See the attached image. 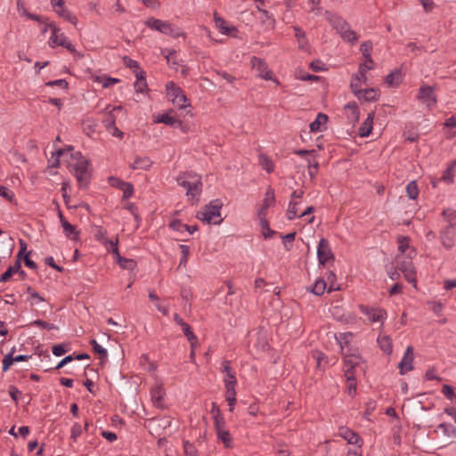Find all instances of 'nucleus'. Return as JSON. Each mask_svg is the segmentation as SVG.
<instances>
[{
	"label": "nucleus",
	"mask_w": 456,
	"mask_h": 456,
	"mask_svg": "<svg viewBox=\"0 0 456 456\" xmlns=\"http://www.w3.org/2000/svg\"><path fill=\"white\" fill-rule=\"evenodd\" d=\"M259 224L262 229L263 235L265 239L270 238L273 232L270 229L266 218L259 219Z\"/></svg>",
	"instance_id": "50"
},
{
	"label": "nucleus",
	"mask_w": 456,
	"mask_h": 456,
	"mask_svg": "<svg viewBox=\"0 0 456 456\" xmlns=\"http://www.w3.org/2000/svg\"><path fill=\"white\" fill-rule=\"evenodd\" d=\"M346 115L350 123H356L359 119V109L355 102H348L345 106Z\"/></svg>",
	"instance_id": "18"
},
{
	"label": "nucleus",
	"mask_w": 456,
	"mask_h": 456,
	"mask_svg": "<svg viewBox=\"0 0 456 456\" xmlns=\"http://www.w3.org/2000/svg\"><path fill=\"white\" fill-rule=\"evenodd\" d=\"M165 395V391L161 386L154 387L151 391V399L155 403H159Z\"/></svg>",
	"instance_id": "40"
},
{
	"label": "nucleus",
	"mask_w": 456,
	"mask_h": 456,
	"mask_svg": "<svg viewBox=\"0 0 456 456\" xmlns=\"http://www.w3.org/2000/svg\"><path fill=\"white\" fill-rule=\"evenodd\" d=\"M31 325H36V326H38V327H41V328H44V329H46L49 330H58V327L55 326L54 324L49 323V322L42 321V320H36L31 322Z\"/></svg>",
	"instance_id": "56"
},
{
	"label": "nucleus",
	"mask_w": 456,
	"mask_h": 456,
	"mask_svg": "<svg viewBox=\"0 0 456 456\" xmlns=\"http://www.w3.org/2000/svg\"><path fill=\"white\" fill-rule=\"evenodd\" d=\"M224 386H230V385L236 386L237 379H236L235 372L227 374L226 377L224 378Z\"/></svg>",
	"instance_id": "62"
},
{
	"label": "nucleus",
	"mask_w": 456,
	"mask_h": 456,
	"mask_svg": "<svg viewBox=\"0 0 456 456\" xmlns=\"http://www.w3.org/2000/svg\"><path fill=\"white\" fill-rule=\"evenodd\" d=\"M182 328V330L184 334V336L187 338L191 344V347L197 346L198 339L197 337L194 335V333L191 330V328L188 323H183L180 326Z\"/></svg>",
	"instance_id": "27"
},
{
	"label": "nucleus",
	"mask_w": 456,
	"mask_h": 456,
	"mask_svg": "<svg viewBox=\"0 0 456 456\" xmlns=\"http://www.w3.org/2000/svg\"><path fill=\"white\" fill-rule=\"evenodd\" d=\"M118 183V188L123 191V198L128 199L134 193V186L130 183L124 182L120 179H115Z\"/></svg>",
	"instance_id": "28"
},
{
	"label": "nucleus",
	"mask_w": 456,
	"mask_h": 456,
	"mask_svg": "<svg viewBox=\"0 0 456 456\" xmlns=\"http://www.w3.org/2000/svg\"><path fill=\"white\" fill-rule=\"evenodd\" d=\"M308 3L312 5L309 12H314V14H319L321 11V0H308Z\"/></svg>",
	"instance_id": "63"
},
{
	"label": "nucleus",
	"mask_w": 456,
	"mask_h": 456,
	"mask_svg": "<svg viewBox=\"0 0 456 456\" xmlns=\"http://www.w3.org/2000/svg\"><path fill=\"white\" fill-rule=\"evenodd\" d=\"M317 256L321 265H325L330 259H333L329 241L322 238L320 240L317 248Z\"/></svg>",
	"instance_id": "14"
},
{
	"label": "nucleus",
	"mask_w": 456,
	"mask_h": 456,
	"mask_svg": "<svg viewBox=\"0 0 456 456\" xmlns=\"http://www.w3.org/2000/svg\"><path fill=\"white\" fill-rule=\"evenodd\" d=\"M366 84H367V82L363 83L362 75H360V73L358 72L357 74H354L352 77L350 87H351L353 93L354 94L355 92H357L358 90L361 89L362 85H366Z\"/></svg>",
	"instance_id": "39"
},
{
	"label": "nucleus",
	"mask_w": 456,
	"mask_h": 456,
	"mask_svg": "<svg viewBox=\"0 0 456 456\" xmlns=\"http://www.w3.org/2000/svg\"><path fill=\"white\" fill-rule=\"evenodd\" d=\"M166 90L167 97L172 101L174 105L181 110L189 106L185 94L181 87L176 86L174 82H168L166 85Z\"/></svg>",
	"instance_id": "6"
},
{
	"label": "nucleus",
	"mask_w": 456,
	"mask_h": 456,
	"mask_svg": "<svg viewBox=\"0 0 456 456\" xmlns=\"http://www.w3.org/2000/svg\"><path fill=\"white\" fill-rule=\"evenodd\" d=\"M82 428L79 424L76 423L71 428V438L75 441L81 435Z\"/></svg>",
	"instance_id": "64"
},
{
	"label": "nucleus",
	"mask_w": 456,
	"mask_h": 456,
	"mask_svg": "<svg viewBox=\"0 0 456 456\" xmlns=\"http://www.w3.org/2000/svg\"><path fill=\"white\" fill-rule=\"evenodd\" d=\"M252 68L257 72V77L268 81L273 80L279 84V81L273 77V72L269 69L267 63L261 58H251Z\"/></svg>",
	"instance_id": "8"
},
{
	"label": "nucleus",
	"mask_w": 456,
	"mask_h": 456,
	"mask_svg": "<svg viewBox=\"0 0 456 456\" xmlns=\"http://www.w3.org/2000/svg\"><path fill=\"white\" fill-rule=\"evenodd\" d=\"M413 360H414L413 347L409 346H407V348L404 352L403 359L398 363V368L400 370L401 375H403L406 372L413 370Z\"/></svg>",
	"instance_id": "13"
},
{
	"label": "nucleus",
	"mask_w": 456,
	"mask_h": 456,
	"mask_svg": "<svg viewBox=\"0 0 456 456\" xmlns=\"http://www.w3.org/2000/svg\"><path fill=\"white\" fill-rule=\"evenodd\" d=\"M0 196L9 201H12L14 194L7 187L0 185Z\"/></svg>",
	"instance_id": "59"
},
{
	"label": "nucleus",
	"mask_w": 456,
	"mask_h": 456,
	"mask_svg": "<svg viewBox=\"0 0 456 456\" xmlns=\"http://www.w3.org/2000/svg\"><path fill=\"white\" fill-rule=\"evenodd\" d=\"M15 351V348H12L11 352L6 354L4 359H3V371H7L9 370V368L11 367V365L14 362V359H13V353Z\"/></svg>",
	"instance_id": "49"
},
{
	"label": "nucleus",
	"mask_w": 456,
	"mask_h": 456,
	"mask_svg": "<svg viewBox=\"0 0 456 456\" xmlns=\"http://www.w3.org/2000/svg\"><path fill=\"white\" fill-rule=\"evenodd\" d=\"M397 241H398V250L402 254L405 253V251L409 248V242H410L409 238L405 237V236H399L397 238Z\"/></svg>",
	"instance_id": "51"
},
{
	"label": "nucleus",
	"mask_w": 456,
	"mask_h": 456,
	"mask_svg": "<svg viewBox=\"0 0 456 456\" xmlns=\"http://www.w3.org/2000/svg\"><path fill=\"white\" fill-rule=\"evenodd\" d=\"M373 119L374 113L372 112L368 115L367 118L364 120L363 124L359 129V135L361 137H367L370 134L372 130Z\"/></svg>",
	"instance_id": "22"
},
{
	"label": "nucleus",
	"mask_w": 456,
	"mask_h": 456,
	"mask_svg": "<svg viewBox=\"0 0 456 456\" xmlns=\"http://www.w3.org/2000/svg\"><path fill=\"white\" fill-rule=\"evenodd\" d=\"M442 392L444 395V396L447 399L451 400L452 402L456 400V394H455L454 389H453V387L452 386H450V385H444Z\"/></svg>",
	"instance_id": "53"
},
{
	"label": "nucleus",
	"mask_w": 456,
	"mask_h": 456,
	"mask_svg": "<svg viewBox=\"0 0 456 456\" xmlns=\"http://www.w3.org/2000/svg\"><path fill=\"white\" fill-rule=\"evenodd\" d=\"M120 109H121V107L113 108L111 110H110L107 113L105 118L103 119L102 123L108 131H110V129L115 126V119L116 118H115L114 115L112 114V110H120Z\"/></svg>",
	"instance_id": "44"
},
{
	"label": "nucleus",
	"mask_w": 456,
	"mask_h": 456,
	"mask_svg": "<svg viewBox=\"0 0 456 456\" xmlns=\"http://www.w3.org/2000/svg\"><path fill=\"white\" fill-rule=\"evenodd\" d=\"M360 50L363 55V57L368 61L369 63L372 64L373 61L370 56V52L372 50V43L370 41H366L362 43L360 46Z\"/></svg>",
	"instance_id": "37"
},
{
	"label": "nucleus",
	"mask_w": 456,
	"mask_h": 456,
	"mask_svg": "<svg viewBox=\"0 0 456 456\" xmlns=\"http://www.w3.org/2000/svg\"><path fill=\"white\" fill-rule=\"evenodd\" d=\"M295 232L288 233L285 236H283L282 241L287 250L290 249V248L292 247V243L295 240Z\"/></svg>",
	"instance_id": "58"
},
{
	"label": "nucleus",
	"mask_w": 456,
	"mask_h": 456,
	"mask_svg": "<svg viewBox=\"0 0 456 456\" xmlns=\"http://www.w3.org/2000/svg\"><path fill=\"white\" fill-rule=\"evenodd\" d=\"M406 195L411 200H416L419 195V188L416 181L410 182L406 186Z\"/></svg>",
	"instance_id": "42"
},
{
	"label": "nucleus",
	"mask_w": 456,
	"mask_h": 456,
	"mask_svg": "<svg viewBox=\"0 0 456 456\" xmlns=\"http://www.w3.org/2000/svg\"><path fill=\"white\" fill-rule=\"evenodd\" d=\"M217 439L221 441L226 448L232 447V436L227 429L216 432Z\"/></svg>",
	"instance_id": "33"
},
{
	"label": "nucleus",
	"mask_w": 456,
	"mask_h": 456,
	"mask_svg": "<svg viewBox=\"0 0 456 456\" xmlns=\"http://www.w3.org/2000/svg\"><path fill=\"white\" fill-rule=\"evenodd\" d=\"M90 345L92 346L93 351L95 354H98L100 355L101 362H103L107 360L108 357V352L105 348H103L102 346L98 344V342L95 339L90 340Z\"/></svg>",
	"instance_id": "30"
},
{
	"label": "nucleus",
	"mask_w": 456,
	"mask_h": 456,
	"mask_svg": "<svg viewBox=\"0 0 456 456\" xmlns=\"http://www.w3.org/2000/svg\"><path fill=\"white\" fill-rule=\"evenodd\" d=\"M275 197H274V191L273 189H268L265 194V198L263 200V206L265 208H270L274 204Z\"/></svg>",
	"instance_id": "48"
},
{
	"label": "nucleus",
	"mask_w": 456,
	"mask_h": 456,
	"mask_svg": "<svg viewBox=\"0 0 456 456\" xmlns=\"http://www.w3.org/2000/svg\"><path fill=\"white\" fill-rule=\"evenodd\" d=\"M259 164L267 173L273 171V163L265 154L259 155Z\"/></svg>",
	"instance_id": "41"
},
{
	"label": "nucleus",
	"mask_w": 456,
	"mask_h": 456,
	"mask_svg": "<svg viewBox=\"0 0 456 456\" xmlns=\"http://www.w3.org/2000/svg\"><path fill=\"white\" fill-rule=\"evenodd\" d=\"M325 18L340 34L344 40L347 42H355L357 40L356 33L350 29L348 23L342 17L330 11H326Z\"/></svg>",
	"instance_id": "3"
},
{
	"label": "nucleus",
	"mask_w": 456,
	"mask_h": 456,
	"mask_svg": "<svg viewBox=\"0 0 456 456\" xmlns=\"http://www.w3.org/2000/svg\"><path fill=\"white\" fill-rule=\"evenodd\" d=\"M145 25L152 30L159 31L175 38L183 36V33L178 27L168 21L150 18L145 21Z\"/></svg>",
	"instance_id": "5"
},
{
	"label": "nucleus",
	"mask_w": 456,
	"mask_h": 456,
	"mask_svg": "<svg viewBox=\"0 0 456 456\" xmlns=\"http://www.w3.org/2000/svg\"><path fill=\"white\" fill-rule=\"evenodd\" d=\"M20 262L19 259H17L13 265L9 266L8 269L4 273H2L0 276V281L3 282L7 281L12 277V275L20 271Z\"/></svg>",
	"instance_id": "29"
},
{
	"label": "nucleus",
	"mask_w": 456,
	"mask_h": 456,
	"mask_svg": "<svg viewBox=\"0 0 456 456\" xmlns=\"http://www.w3.org/2000/svg\"><path fill=\"white\" fill-rule=\"evenodd\" d=\"M295 37H297L299 48L305 49L307 46L305 33L299 28L295 27Z\"/></svg>",
	"instance_id": "43"
},
{
	"label": "nucleus",
	"mask_w": 456,
	"mask_h": 456,
	"mask_svg": "<svg viewBox=\"0 0 456 456\" xmlns=\"http://www.w3.org/2000/svg\"><path fill=\"white\" fill-rule=\"evenodd\" d=\"M297 201H294L293 200H290L289 204V208L287 210V217L289 220H293L296 217H297Z\"/></svg>",
	"instance_id": "46"
},
{
	"label": "nucleus",
	"mask_w": 456,
	"mask_h": 456,
	"mask_svg": "<svg viewBox=\"0 0 456 456\" xmlns=\"http://www.w3.org/2000/svg\"><path fill=\"white\" fill-rule=\"evenodd\" d=\"M113 255L116 256V260L119 266L122 269L126 270H134L136 266V262L134 259L131 258H126L120 256L118 252V247H114L113 250L111 251Z\"/></svg>",
	"instance_id": "17"
},
{
	"label": "nucleus",
	"mask_w": 456,
	"mask_h": 456,
	"mask_svg": "<svg viewBox=\"0 0 456 456\" xmlns=\"http://www.w3.org/2000/svg\"><path fill=\"white\" fill-rule=\"evenodd\" d=\"M61 17H62L64 20L69 21L70 23H72L73 25H77V19L75 15H73L69 10H67L64 7L61 8V9H56L55 11Z\"/></svg>",
	"instance_id": "36"
},
{
	"label": "nucleus",
	"mask_w": 456,
	"mask_h": 456,
	"mask_svg": "<svg viewBox=\"0 0 456 456\" xmlns=\"http://www.w3.org/2000/svg\"><path fill=\"white\" fill-rule=\"evenodd\" d=\"M95 238L98 241H100L102 244H103L106 248V249L109 252H111L114 248V247H118V239L117 238L115 240H109L107 238V232L105 229H103L102 226L97 228V231L95 232Z\"/></svg>",
	"instance_id": "16"
},
{
	"label": "nucleus",
	"mask_w": 456,
	"mask_h": 456,
	"mask_svg": "<svg viewBox=\"0 0 456 456\" xmlns=\"http://www.w3.org/2000/svg\"><path fill=\"white\" fill-rule=\"evenodd\" d=\"M354 94L358 100L364 102L376 101L378 98V91L375 88L360 89Z\"/></svg>",
	"instance_id": "19"
},
{
	"label": "nucleus",
	"mask_w": 456,
	"mask_h": 456,
	"mask_svg": "<svg viewBox=\"0 0 456 456\" xmlns=\"http://www.w3.org/2000/svg\"><path fill=\"white\" fill-rule=\"evenodd\" d=\"M339 436L351 444H356L360 439L355 432L345 427L339 428Z\"/></svg>",
	"instance_id": "21"
},
{
	"label": "nucleus",
	"mask_w": 456,
	"mask_h": 456,
	"mask_svg": "<svg viewBox=\"0 0 456 456\" xmlns=\"http://www.w3.org/2000/svg\"><path fill=\"white\" fill-rule=\"evenodd\" d=\"M222 202L218 200L211 201L204 209L197 213V218L208 224H218L222 222L220 209Z\"/></svg>",
	"instance_id": "4"
},
{
	"label": "nucleus",
	"mask_w": 456,
	"mask_h": 456,
	"mask_svg": "<svg viewBox=\"0 0 456 456\" xmlns=\"http://www.w3.org/2000/svg\"><path fill=\"white\" fill-rule=\"evenodd\" d=\"M214 20H215L216 27L223 34L228 35V34L231 33V31L236 30L235 27H228V26H226V21L223 18L218 16L216 12H215V14H214Z\"/></svg>",
	"instance_id": "24"
},
{
	"label": "nucleus",
	"mask_w": 456,
	"mask_h": 456,
	"mask_svg": "<svg viewBox=\"0 0 456 456\" xmlns=\"http://www.w3.org/2000/svg\"><path fill=\"white\" fill-rule=\"evenodd\" d=\"M184 453L186 456H197V451L192 444L188 441L183 443Z\"/></svg>",
	"instance_id": "57"
},
{
	"label": "nucleus",
	"mask_w": 456,
	"mask_h": 456,
	"mask_svg": "<svg viewBox=\"0 0 456 456\" xmlns=\"http://www.w3.org/2000/svg\"><path fill=\"white\" fill-rule=\"evenodd\" d=\"M396 264L398 269L403 273L406 281L416 285V275L411 260L403 258L398 255L396 256Z\"/></svg>",
	"instance_id": "9"
},
{
	"label": "nucleus",
	"mask_w": 456,
	"mask_h": 456,
	"mask_svg": "<svg viewBox=\"0 0 456 456\" xmlns=\"http://www.w3.org/2000/svg\"><path fill=\"white\" fill-rule=\"evenodd\" d=\"M173 110L167 113L161 114L155 122L157 123H164L166 125H168L170 126H182V122L177 120L174 116L171 115Z\"/></svg>",
	"instance_id": "20"
},
{
	"label": "nucleus",
	"mask_w": 456,
	"mask_h": 456,
	"mask_svg": "<svg viewBox=\"0 0 456 456\" xmlns=\"http://www.w3.org/2000/svg\"><path fill=\"white\" fill-rule=\"evenodd\" d=\"M417 98L424 103L428 109L436 105L437 99L435 94L434 87L429 86H422L419 89Z\"/></svg>",
	"instance_id": "10"
},
{
	"label": "nucleus",
	"mask_w": 456,
	"mask_h": 456,
	"mask_svg": "<svg viewBox=\"0 0 456 456\" xmlns=\"http://www.w3.org/2000/svg\"><path fill=\"white\" fill-rule=\"evenodd\" d=\"M385 82L390 86H398L401 82V72L397 69L392 71L385 77Z\"/></svg>",
	"instance_id": "32"
},
{
	"label": "nucleus",
	"mask_w": 456,
	"mask_h": 456,
	"mask_svg": "<svg viewBox=\"0 0 456 456\" xmlns=\"http://www.w3.org/2000/svg\"><path fill=\"white\" fill-rule=\"evenodd\" d=\"M152 161L149 157H136L131 165L133 169H148L151 167Z\"/></svg>",
	"instance_id": "23"
},
{
	"label": "nucleus",
	"mask_w": 456,
	"mask_h": 456,
	"mask_svg": "<svg viewBox=\"0 0 456 456\" xmlns=\"http://www.w3.org/2000/svg\"><path fill=\"white\" fill-rule=\"evenodd\" d=\"M360 311L362 314L366 315L370 322H383L387 317V312L381 308L369 307L367 305H360Z\"/></svg>",
	"instance_id": "11"
},
{
	"label": "nucleus",
	"mask_w": 456,
	"mask_h": 456,
	"mask_svg": "<svg viewBox=\"0 0 456 456\" xmlns=\"http://www.w3.org/2000/svg\"><path fill=\"white\" fill-rule=\"evenodd\" d=\"M347 380V389L348 393L351 396H354L356 393V379L354 373L349 372V374H345Z\"/></svg>",
	"instance_id": "38"
},
{
	"label": "nucleus",
	"mask_w": 456,
	"mask_h": 456,
	"mask_svg": "<svg viewBox=\"0 0 456 456\" xmlns=\"http://www.w3.org/2000/svg\"><path fill=\"white\" fill-rule=\"evenodd\" d=\"M456 165V161L452 162L447 168L444 170L443 175L441 176L440 180L446 183H452L453 179V171Z\"/></svg>",
	"instance_id": "35"
},
{
	"label": "nucleus",
	"mask_w": 456,
	"mask_h": 456,
	"mask_svg": "<svg viewBox=\"0 0 456 456\" xmlns=\"http://www.w3.org/2000/svg\"><path fill=\"white\" fill-rule=\"evenodd\" d=\"M63 228V232L65 235L72 240H77L78 237V232L76 230V227L69 224V222H63V224L61 225Z\"/></svg>",
	"instance_id": "34"
},
{
	"label": "nucleus",
	"mask_w": 456,
	"mask_h": 456,
	"mask_svg": "<svg viewBox=\"0 0 456 456\" xmlns=\"http://www.w3.org/2000/svg\"><path fill=\"white\" fill-rule=\"evenodd\" d=\"M362 360L358 354L345 355L344 359V372L345 374L354 373L356 375V369L362 367Z\"/></svg>",
	"instance_id": "15"
},
{
	"label": "nucleus",
	"mask_w": 456,
	"mask_h": 456,
	"mask_svg": "<svg viewBox=\"0 0 456 456\" xmlns=\"http://www.w3.org/2000/svg\"><path fill=\"white\" fill-rule=\"evenodd\" d=\"M328 121V116L324 113H318L316 118L310 124L309 127L312 132H319L321 126Z\"/></svg>",
	"instance_id": "26"
},
{
	"label": "nucleus",
	"mask_w": 456,
	"mask_h": 456,
	"mask_svg": "<svg viewBox=\"0 0 456 456\" xmlns=\"http://www.w3.org/2000/svg\"><path fill=\"white\" fill-rule=\"evenodd\" d=\"M372 69H373V63L372 64L369 63L367 60H366V62L360 64L358 72L360 73V75H362L363 83L367 82V77H366L367 70H370Z\"/></svg>",
	"instance_id": "54"
},
{
	"label": "nucleus",
	"mask_w": 456,
	"mask_h": 456,
	"mask_svg": "<svg viewBox=\"0 0 456 456\" xmlns=\"http://www.w3.org/2000/svg\"><path fill=\"white\" fill-rule=\"evenodd\" d=\"M443 216L449 224H452V220L456 219V210L451 208L445 209L443 211Z\"/></svg>",
	"instance_id": "60"
},
{
	"label": "nucleus",
	"mask_w": 456,
	"mask_h": 456,
	"mask_svg": "<svg viewBox=\"0 0 456 456\" xmlns=\"http://www.w3.org/2000/svg\"><path fill=\"white\" fill-rule=\"evenodd\" d=\"M136 81L134 83V89L137 93H143L147 89V82L145 78V72L140 70L135 74Z\"/></svg>",
	"instance_id": "25"
},
{
	"label": "nucleus",
	"mask_w": 456,
	"mask_h": 456,
	"mask_svg": "<svg viewBox=\"0 0 456 456\" xmlns=\"http://www.w3.org/2000/svg\"><path fill=\"white\" fill-rule=\"evenodd\" d=\"M179 248L182 253L179 265H186L190 255V248L189 246L183 244H181Z\"/></svg>",
	"instance_id": "52"
},
{
	"label": "nucleus",
	"mask_w": 456,
	"mask_h": 456,
	"mask_svg": "<svg viewBox=\"0 0 456 456\" xmlns=\"http://www.w3.org/2000/svg\"><path fill=\"white\" fill-rule=\"evenodd\" d=\"M380 348L384 353L390 354L393 351L392 340L388 336H384L378 338Z\"/></svg>",
	"instance_id": "31"
},
{
	"label": "nucleus",
	"mask_w": 456,
	"mask_h": 456,
	"mask_svg": "<svg viewBox=\"0 0 456 456\" xmlns=\"http://www.w3.org/2000/svg\"><path fill=\"white\" fill-rule=\"evenodd\" d=\"M71 148L69 149H58L56 151V160L53 165V167L58 166L59 158L63 156H70V161L69 162V167H70L71 172L74 174L77 182L80 185H86L88 183L90 178V172L88 170V160L82 156L80 152L72 153Z\"/></svg>",
	"instance_id": "1"
},
{
	"label": "nucleus",
	"mask_w": 456,
	"mask_h": 456,
	"mask_svg": "<svg viewBox=\"0 0 456 456\" xmlns=\"http://www.w3.org/2000/svg\"><path fill=\"white\" fill-rule=\"evenodd\" d=\"M326 281L322 279H320V280H317L313 288H312V292L316 295V296H321L324 293L325 289H326Z\"/></svg>",
	"instance_id": "45"
},
{
	"label": "nucleus",
	"mask_w": 456,
	"mask_h": 456,
	"mask_svg": "<svg viewBox=\"0 0 456 456\" xmlns=\"http://www.w3.org/2000/svg\"><path fill=\"white\" fill-rule=\"evenodd\" d=\"M48 27L51 28L53 31L49 40V45L52 47H54L55 45H61L65 47L70 53L76 52L74 45L70 43V41L63 33H60V29L57 28L55 25L49 24Z\"/></svg>",
	"instance_id": "7"
},
{
	"label": "nucleus",
	"mask_w": 456,
	"mask_h": 456,
	"mask_svg": "<svg viewBox=\"0 0 456 456\" xmlns=\"http://www.w3.org/2000/svg\"><path fill=\"white\" fill-rule=\"evenodd\" d=\"M52 351L55 356H61L67 352V349L65 348L64 344H58L53 346Z\"/></svg>",
	"instance_id": "61"
},
{
	"label": "nucleus",
	"mask_w": 456,
	"mask_h": 456,
	"mask_svg": "<svg viewBox=\"0 0 456 456\" xmlns=\"http://www.w3.org/2000/svg\"><path fill=\"white\" fill-rule=\"evenodd\" d=\"M169 227L174 231L183 232L188 229V224H183L179 219H175L169 224Z\"/></svg>",
	"instance_id": "55"
},
{
	"label": "nucleus",
	"mask_w": 456,
	"mask_h": 456,
	"mask_svg": "<svg viewBox=\"0 0 456 456\" xmlns=\"http://www.w3.org/2000/svg\"><path fill=\"white\" fill-rule=\"evenodd\" d=\"M214 419V428L216 432L226 429L225 428V420L222 414H215L213 416Z\"/></svg>",
	"instance_id": "47"
},
{
	"label": "nucleus",
	"mask_w": 456,
	"mask_h": 456,
	"mask_svg": "<svg viewBox=\"0 0 456 456\" xmlns=\"http://www.w3.org/2000/svg\"><path fill=\"white\" fill-rule=\"evenodd\" d=\"M455 225L456 224H450L441 232V242L447 249H450L454 246V239L456 235Z\"/></svg>",
	"instance_id": "12"
},
{
	"label": "nucleus",
	"mask_w": 456,
	"mask_h": 456,
	"mask_svg": "<svg viewBox=\"0 0 456 456\" xmlns=\"http://www.w3.org/2000/svg\"><path fill=\"white\" fill-rule=\"evenodd\" d=\"M179 185L186 189V196L192 201L198 202L202 191L201 177L191 172H186L177 177Z\"/></svg>",
	"instance_id": "2"
}]
</instances>
